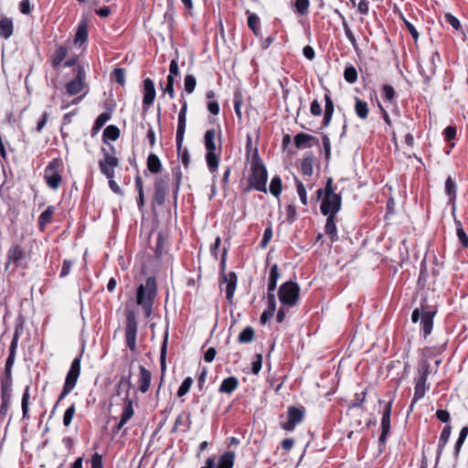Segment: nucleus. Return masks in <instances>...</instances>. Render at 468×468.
<instances>
[{"label": "nucleus", "instance_id": "42", "mask_svg": "<svg viewBox=\"0 0 468 468\" xmlns=\"http://www.w3.org/2000/svg\"><path fill=\"white\" fill-rule=\"evenodd\" d=\"M355 111L360 119H366L368 115V105L366 101L356 97Z\"/></svg>", "mask_w": 468, "mask_h": 468}, {"label": "nucleus", "instance_id": "52", "mask_svg": "<svg viewBox=\"0 0 468 468\" xmlns=\"http://www.w3.org/2000/svg\"><path fill=\"white\" fill-rule=\"evenodd\" d=\"M242 94L240 91H235L233 102H234V111L237 117L240 120L242 118L241 113V105H242Z\"/></svg>", "mask_w": 468, "mask_h": 468}, {"label": "nucleus", "instance_id": "16", "mask_svg": "<svg viewBox=\"0 0 468 468\" xmlns=\"http://www.w3.org/2000/svg\"><path fill=\"white\" fill-rule=\"evenodd\" d=\"M133 363H130L127 369H123L120 376V380L116 386L115 394L117 396H121L122 392H124V398H130V389L132 387L131 378L133 376L132 370Z\"/></svg>", "mask_w": 468, "mask_h": 468}, {"label": "nucleus", "instance_id": "50", "mask_svg": "<svg viewBox=\"0 0 468 468\" xmlns=\"http://www.w3.org/2000/svg\"><path fill=\"white\" fill-rule=\"evenodd\" d=\"M176 152L178 157L181 158V162L184 165V167L186 169L188 168V165L190 164V154L188 152V149L186 147H184L183 144H181V148L176 147Z\"/></svg>", "mask_w": 468, "mask_h": 468}, {"label": "nucleus", "instance_id": "23", "mask_svg": "<svg viewBox=\"0 0 468 468\" xmlns=\"http://www.w3.org/2000/svg\"><path fill=\"white\" fill-rule=\"evenodd\" d=\"M445 194L448 197V203L452 204L454 209L457 197V186L451 176L445 180Z\"/></svg>", "mask_w": 468, "mask_h": 468}, {"label": "nucleus", "instance_id": "17", "mask_svg": "<svg viewBox=\"0 0 468 468\" xmlns=\"http://www.w3.org/2000/svg\"><path fill=\"white\" fill-rule=\"evenodd\" d=\"M76 70L75 78L66 85L67 92L69 95H76L83 89L84 80L86 78L85 69L83 66L79 65Z\"/></svg>", "mask_w": 468, "mask_h": 468}, {"label": "nucleus", "instance_id": "28", "mask_svg": "<svg viewBox=\"0 0 468 468\" xmlns=\"http://www.w3.org/2000/svg\"><path fill=\"white\" fill-rule=\"evenodd\" d=\"M239 386V380L236 377L225 378L218 388L219 393L231 394Z\"/></svg>", "mask_w": 468, "mask_h": 468}, {"label": "nucleus", "instance_id": "32", "mask_svg": "<svg viewBox=\"0 0 468 468\" xmlns=\"http://www.w3.org/2000/svg\"><path fill=\"white\" fill-rule=\"evenodd\" d=\"M120 137V129L115 125L107 126L102 133L103 144H109V141H116Z\"/></svg>", "mask_w": 468, "mask_h": 468}, {"label": "nucleus", "instance_id": "27", "mask_svg": "<svg viewBox=\"0 0 468 468\" xmlns=\"http://www.w3.org/2000/svg\"><path fill=\"white\" fill-rule=\"evenodd\" d=\"M1 382V399L3 406H6L10 399V392L12 386V378H0Z\"/></svg>", "mask_w": 468, "mask_h": 468}, {"label": "nucleus", "instance_id": "30", "mask_svg": "<svg viewBox=\"0 0 468 468\" xmlns=\"http://www.w3.org/2000/svg\"><path fill=\"white\" fill-rule=\"evenodd\" d=\"M313 139H314L313 135H310V134L304 133H298L294 136L293 142H294L295 146L298 149L310 148L313 146V144H310L311 140H313Z\"/></svg>", "mask_w": 468, "mask_h": 468}, {"label": "nucleus", "instance_id": "5", "mask_svg": "<svg viewBox=\"0 0 468 468\" xmlns=\"http://www.w3.org/2000/svg\"><path fill=\"white\" fill-rule=\"evenodd\" d=\"M103 158L99 161V167L102 175L109 179V186L111 190L120 196L123 195L122 190L118 184L113 180L114 169L119 165V159L116 156H112L108 151L101 148Z\"/></svg>", "mask_w": 468, "mask_h": 468}, {"label": "nucleus", "instance_id": "62", "mask_svg": "<svg viewBox=\"0 0 468 468\" xmlns=\"http://www.w3.org/2000/svg\"><path fill=\"white\" fill-rule=\"evenodd\" d=\"M400 18L403 20V23H404L405 27H407V29L410 33L412 38L416 42L418 40V38H419V33H418L417 29L415 28L413 24L410 23L409 20H407L402 15H400Z\"/></svg>", "mask_w": 468, "mask_h": 468}, {"label": "nucleus", "instance_id": "37", "mask_svg": "<svg viewBox=\"0 0 468 468\" xmlns=\"http://www.w3.org/2000/svg\"><path fill=\"white\" fill-rule=\"evenodd\" d=\"M147 169L153 174H157L161 171L162 163H161L159 157L155 154L151 153L148 155Z\"/></svg>", "mask_w": 468, "mask_h": 468}, {"label": "nucleus", "instance_id": "38", "mask_svg": "<svg viewBox=\"0 0 468 468\" xmlns=\"http://www.w3.org/2000/svg\"><path fill=\"white\" fill-rule=\"evenodd\" d=\"M111 116L112 115L109 112H102L97 117L91 128L92 136H94L103 127V125L111 119Z\"/></svg>", "mask_w": 468, "mask_h": 468}, {"label": "nucleus", "instance_id": "24", "mask_svg": "<svg viewBox=\"0 0 468 468\" xmlns=\"http://www.w3.org/2000/svg\"><path fill=\"white\" fill-rule=\"evenodd\" d=\"M326 222L324 226V231L327 236H329L332 242H335L338 240L337 229L335 224V215H326Z\"/></svg>", "mask_w": 468, "mask_h": 468}, {"label": "nucleus", "instance_id": "2", "mask_svg": "<svg viewBox=\"0 0 468 468\" xmlns=\"http://www.w3.org/2000/svg\"><path fill=\"white\" fill-rule=\"evenodd\" d=\"M204 144L206 148V162L208 170L215 173L218 167L220 154L222 151L221 134L218 135V146L216 145V131L208 129L204 134Z\"/></svg>", "mask_w": 468, "mask_h": 468}, {"label": "nucleus", "instance_id": "63", "mask_svg": "<svg viewBox=\"0 0 468 468\" xmlns=\"http://www.w3.org/2000/svg\"><path fill=\"white\" fill-rule=\"evenodd\" d=\"M286 219L290 224L296 220V208L292 204L286 207Z\"/></svg>", "mask_w": 468, "mask_h": 468}, {"label": "nucleus", "instance_id": "33", "mask_svg": "<svg viewBox=\"0 0 468 468\" xmlns=\"http://www.w3.org/2000/svg\"><path fill=\"white\" fill-rule=\"evenodd\" d=\"M55 208L53 206H48L45 211H43L38 218V228L40 230H44L46 226L52 220Z\"/></svg>", "mask_w": 468, "mask_h": 468}, {"label": "nucleus", "instance_id": "26", "mask_svg": "<svg viewBox=\"0 0 468 468\" xmlns=\"http://www.w3.org/2000/svg\"><path fill=\"white\" fill-rule=\"evenodd\" d=\"M335 13L339 16V18L342 21V26L345 31V34L347 37V39L350 41L351 45L353 46L354 49L357 52L358 51V46L355 37V35L353 34L352 30L349 27L348 23L346 20V17L344 15L337 9L335 10Z\"/></svg>", "mask_w": 468, "mask_h": 468}, {"label": "nucleus", "instance_id": "6", "mask_svg": "<svg viewBox=\"0 0 468 468\" xmlns=\"http://www.w3.org/2000/svg\"><path fill=\"white\" fill-rule=\"evenodd\" d=\"M417 371L419 377L415 380L414 396L410 404V410H412L413 405L418 400L424 397L426 390L428 389V388L426 387V382L428 379V376L431 373L430 363L425 359L420 360L418 364Z\"/></svg>", "mask_w": 468, "mask_h": 468}, {"label": "nucleus", "instance_id": "35", "mask_svg": "<svg viewBox=\"0 0 468 468\" xmlns=\"http://www.w3.org/2000/svg\"><path fill=\"white\" fill-rule=\"evenodd\" d=\"M235 461V452L232 451L223 453L218 460L216 468H233Z\"/></svg>", "mask_w": 468, "mask_h": 468}, {"label": "nucleus", "instance_id": "21", "mask_svg": "<svg viewBox=\"0 0 468 468\" xmlns=\"http://www.w3.org/2000/svg\"><path fill=\"white\" fill-rule=\"evenodd\" d=\"M16 347H17V334L16 333L12 339V342L10 344L9 355H8V357L5 362V370H4L3 374L1 375V377L6 378H12V367H13L14 361H15Z\"/></svg>", "mask_w": 468, "mask_h": 468}, {"label": "nucleus", "instance_id": "1", "mask_svg": "<svg viewBox=\"0 0 468 468\" xmlns=\"http://www.w3.org/2000/svg\"><path fill=\"white\" fill-rule=\"evenodd\" d=\"M267 179L268 172L266 166L259 155L258 149L255 148L252 154L249 185L245 191L249 192L251 189H255L260 192L267 193Z\"/></svg>", "mask_w": 468, "mask_h": 468}, {"label": "nucleus", "instance_id": "31", "mask_svg": "<svg viewBox=\"0 0 468 468\" xmlns=\"http://www.w3.org/2000/svg\"><path fill=\"white\" fill-rule=\"evenodd\" d=\"M452 432V426L447 424L444 426V428L441 431V433L439 438V443H438V451H437V459L440 458L443 448L447 444L450 435Z\"/></svg>", "mask_w": 468, "mask_h": 468}, {"label": "nucleus", "instance_id": "47", "mask_svg": "<svg viewBox=\"0 0 468 468\" xmlns=\"http://www.w3.org/2000/svg\"><path fill=\"white\" fill-rule=\"evenodd\" d=\"M186 128V122L177 121L176 133V144L177 148H181V144L184 142V136Z\"/></svg>", "mask_w": 468, "mask_h": 468}, {"label": "nucleus", "instance_id": "54", "mask_svg": "<svg viewBox=\"0 0 468 468\" xmlns=\"http://www.w3.org/2000/svg\"><path fill=\"white\" fill-rule=\"evenodd\" d=\"M197 85L196 77L192 74H188L185 77L184 87L185 90L190 94L195 90Z\"/></svg>", "mask_w": 468, "mask_h": 468}, {"label": "nucleus", "instance_id": "15", "mask_svg": "<svg viewBox=\"0 0 468 468\" xmlns=\"http://www.w3.org/2000/svg\"><path fill=\"white\" fill-rule=\"evenodd\" d=\"M391 408H392V400L388 401L383 410L382 418H381V433L378 438L379 447L385 446L388 439V435L390 431V416H391ZM380 452H382V448L379 449Z\"/></svg>", "mask_w": 468, "mask_h": 468}, {"label": "nucleus", "instance_id": "8", "mask_svg": "<svg viewBox=\"0 0 468 468\" xmlns=\"http://www.w3.org/2000/svg\"><path fill=\"white\" fill-rule=\"evenodd\" d=\"M279 300L283 306L294 307L300 300V286L297 282L288 281L283 282L278 291Z\"/></svg>", "mask_w": 468, "mask_h": 468}, {"label": "nucleus", "instance_id": "14", "mask_svg": "<svg viewBox=\"0 0 468 468\" xmlns=\"http://www.w3.org/2000/svg\"><path fill=\"white\" fill-rule=\"evenodd\" d=\"M59 161L57 159L52 160L45 169L44 177L47 185L52 188L57 189L61 183V176L58 171Z\"/></svg>", "mask_w": 468, "mask_h": 468}, {"label": "nucleus", "instance_id": "64", "mask_svg": "<svg viewBox=\"0 0 468 468\" xmlns=\"http://www.w3.org/2000/svg\"><path fill=\"white\" fill-rule=\"evenodd\" d=\"M91 468H103L102 455L95 452L91 457Z\"/></svg>", "mask_w": 468, "mask_h": 468}, {"label": "nucleus", "instance_id": "45", "mask_svg": "<svg viewBox=\"0 0 468 468\" xmlns=\"http://www.w3.org/2000/svg\"><path fill=\"white\" fill-rule=\"evenodd\" d=\"M123 401L125 405L121 415V419L122 421L127 422L133 416L134 410L133 408V401L130 398H123Z\"/></svg>", "mask_w": 468, "mask_h": 468}, {"label": "nucleus", "instance_id": "48", "mask_svg": "<svg viewBox=\"0 0 468 468\" xmlns=\"http://www.w3.org/2000/svg\"><path fill=\"white\" fill-rule=\"evenodd\" d=\"M344 79L348 83H355L357 80V71L353 65H348L344 70Z\"/></svg>", "mask_w": 468, "mask_h": 468}, {"label": "nucleus", "instance_id": "43", "mask_svg": "<svg viewBox=\"0 0 468 468\" xmlns=\"http://www.w3.org/2000/svg\"><path fill=\"white\" fill-rule=\"evenodd\" d=\"M135 187L138 191L137 204L139 210H143L144 207V193L143 180L140 176H135Z\"/></svg>", "mask_w": 468, "mask_h": 468}, {"label": "nucleus", "instance_id": "53", "mask_svg": "<svg viewBox=\"0 0 468 468\" xmlns=\"http://www.w3.org/2000/svg\"><path fill=\"white\" fill-rule=\"evenodd\" d=\"M192 384H193L192 378H190V377L186 378L183 380L182 384L180 385V387L176 392V395L178 397H184L185 395H186L189 392Z\"/></svg>", "mask_w": 468, "mask_h": 468}, {"label": "nucleus", "instance_id": "9", "mask_svg": "<svg viewBox=\"0 0 468 468\" xmlns=\"http://www.w3.org/2000/svg\"><path fill=\"white\" fill-rule=\"evenodd\" d=\"M228 249L224 248L220 260V274L221 282H226V298L229 303H233V295L237 287L238 276L234 271H230L229 274L225 273L226 261H227Z\"/></svg>", "mask_w": 468, "mask_h": 468}, {"label": "nucleus", "instance_id": "3", "mask_svg": "<svg viewBox=\"0 0 468 468\" xmlns=\"http://www.w3.org/2000/svg\"><path fill=\"white\" fill-rule=\"evenodd\" d=\"M157 292L156 281L154 276L146 279L145 284H140L136 292V303L141 305L145 317L152 314L153 304Z\"/></svg>", "mask_w": 468, "mask_h": 468}, {"label": "nucleus", "instance_id": "12", "mask_svg": "<svg viewBox=\"0 0 468 468\" xmlns=\"http://www.w3.org/2000/svg\"><path fill=\"white\" fill-rule=\"evenodd\" d=\"M305 410L303 407L290 406L287 410V421L282 422V428L285 431H292L295 426L301 423L304 418Z\"/></svg>", "mask_w": 468, "mask_h": 468}, {"label": "nucleus", "instance_id": "22", "mask_svg": "<svg viewBox=\"0 0 468 468\" xmlns=\"http://www.w3.org/2000/svg\"><path fill=\"white\" fill-rule=\"evenodd\" d=\"M139 370H140V376H139V379H138V383H139L138 389L142 393H145L148 391V389L150 388L152 375H151V372L142 365L139 366Z\"/></svg>", "mask_w": 468, "mask_h": 468}, {"label": "nucleus", "instance_id": "40", "mask_svg": "<svg viewBox=\"0 0 468 468\" xmlns=\"http://www.w3.org/2000/svg\"><path fill=\"white\" fill-rule=\"evenodd\" d=\"M88 38V26L85 21H81L77 28L75 34V43H80V45L87 41Z\"/></svg>", "mask_w": 468, "mask_h": 468}, {"label": "nucleus", "instance_id": "61", "mask_svg": "<svg viewBox=\"0 0 468 468\" xmlns=\"http://www.w3.org/2000/svg\"><path fill=\"white\" fill-rule=\"evenodd\" d=\"M445 22L449 23L455 30H461L462 25L458 18L452 16L451 13H446L444 15Z\"/></svg>", "mask_w": 468, "mask_h": 468}, {"label": "nucleus", "instance_id": "20", "mask_svg": "<svg viewBox=\"0 0 468 468\" xmlns=\"http://www.w3.org/2000/svg\"><path fill=\"white\" fill-rule=\"evenodd\" d=\"M167 345H168V330L166 329V331L165 332L164 339L162 341L161 348H160V367H161L162 376H161V379H160V383H159L158 388L155 391V397L156 398H158V396H159L160 388H161V387L163 385V382H164V374H165V368H166V362H165V360H166V353H167Z\"/></svg>", "mask_w": 468, "mask_h": 468}, {"label": "nucleus", "instance_id": "7", "mask_svg": "<svg viewBox=\"0 0 468 468\" xmlns=\"http://www.w3.org/2000/svg\"><path fill=\"white\" fill-rule=\"evenodd\" d=\"M80 363H81V355L76 356L69 367V370L67 373L65 382L63 385L62 391L58 396V399L54 406L53 411L58 407V403L64 399V398L69 394L72 389L75 388L78 378L80 374Z\"/></svg>", "mask_w": 468, "mask_h": 468}, {"label": "nucleus", "instance_id": "29", "mask_svg": "<svg viewBox=\"0 0 468 468\" xmlns=\"http://www.w3.org/2000/svg\"><path fill=\"white\" fill-rule=\"evenodd\" d=\"M172 176H173V195L175 199V204L176 205V199L178 196V192L181 186L182 180V171L179 165L173 167L172 169Z\"/></svg>", "mask_w": 468, "mask_h": 468}, {"label": "nucleus", "instance_id": "58", "mask_svg": "<svg viewBox=\"0 0 468 468\" xmlns=\"http://www.w3.org/2000/svg\"><path fill=\"white\" fill-rule=\"evenodd\" d=\"M75 404L72 403L65 411L63 416V424L68 427L70 425L73 416L75 414Z\"/></svg>", "mask_w": 468, "mask_h": 468}, {"label": "nucleus", "instance_id": "41", "mask_svg": "<svg viewBox=\"0 0 468 468\" xmlns=\"http://www.w3.org/2000/svg\"><path fill=\"white\" fill-rule=\"evenodd\" d=\"M68 48L65 46H59L56 48L52 55V64L56 68L58 67L67 57Z\"/></svg>", "mask_w": 468, "mask_h": 468}, {"label": "nucleus", "instance_id": "39", "mask_svg": "<svg viewBox=\"0 0 468 468\" xmlns=\"http://www.w3.org/2000/svg\"><path fill=\"white\" fill-rule=\"evenodd\" d=\"M255 331L251 326H246L239 335L238 342L239 344H249L253 341Z\"/></svg>", "mask_w": 468, "mask_h": 468}, {"label": "nucleus", "instance_id": "11", "mask_svg": "<svg viewBox=\"0 0 468 468\" xmlns=\"http://www.w3.org/2000/svg\"><path fill=\"white\" fill-rule=\"evenodd\" d=\"M8 263L16 269H26L27 265V246L13 244L7 253Z\"/></svg>", "mask_w": 468, "mask_h": 468}, {"label": "nucleus", "instance_id": "4", "mask_svg": "<svg viewBox=\"0 0 468 468\" xmlns=\"http://www.w3.org/2000/svg\"><path fill=\"white\" fill-rule=\"evenodd\" d=\"M342 207V197L335 193L334 180L328 177L325 183V195L321 202L320 210L323 215H336Z\"/></svg>", "mask_w": 468, "mask_h": 468}, {"label": "nucleus", "instance_id": "49", "mask_svg": "<svg viewBox=\"0 0 468 468\" xmlns=\"http://www.w3.org/2000/svg\"><path fill=\"white\" fill-rule=\"evenodd\" d=\"M455 223L457 225L456 234H457V237H458L460 242L462 243L463 247L468 248V236L465 233L461 221L455 220Z\"/></svg>", "mask_w": 468, "mask_h": 468}, {"label": "nucleus", "instance_id": "44", "mask_svg": "<svg viewBox=\"0 0 468 468\" xmlns=\"http://www.w3.org/2000/svg\"><path fill=\"white\" fill-rule=\"evenodd\" d=\"M247 14L249 15L248 27L253 32V34L258 37L260 33V18L256 14L250 13V11H247Z\"/></svg>", "mask_w": 468, "mask_h": 468}, {"label": "nucleus", "instance_id": "46", "mask_svg": "<svg viewBox=\"0 0 468 468\" xmlns=\"http://www.w3.org/2000/svg\"><path fill=\"white\" fill-rule=\"evenodd\" d=\"M282 191V183L279 176H275L271 178L270 183V192L274 197H278Z\"/></svg>", "mask_w": 468, "mask_h": 468}, {"label": "nucleus", "instance_id": "13", "mask_svg": "<svg viewBox=\"0 0 468 468\" xmlns=\"http://www.w3.org/2000/svg\"><path fill=\"white\" fill-rule=\"evenodd\" d=\"M169 187V177L167 176H155L154 182V201L158 206H163L165 202V197L168 193Z\"/></svg>", "mask_w": 468, "mask_h": 468}, {"label": "nucleus", "instance_id": "10", "mask_svg": "<svg viewBox=\"0 0 468 468\" xmlns=\"http://www.w3.org/2000/svg\"><path fill=\"white\" fill-rule=\"evenodd\" d=\"M138 324L136 314L132 310H127L125 313V343L126 346L131 352L136 351V338H137Z\"/></svg>", "mask_w": 468, "mask_h": 468}, {"label": "nucleus", "instance_id": "25", "mask_svg": "<svg viewBox=\"0 0 468 468\" xmlns=\"http://www.w3.org/2000/svg\"><path fill=\"white\" fill-rule=\"evenodd\" d=\"M14 31V25L11 18L2 16L0 18V37L8 39Z\"/></svg>", "mask_w": 468, "mask_h": 468}, {"label": "nucleus", "instance_id": "36", "mask_svg": "<svg viewBox=\"0 0 468 468\" xmlns=\"http://www.w3.org/2000/svg\"><path fill=\"white\" fill-rule=\"evenodd\" d=\"M314 156L312 153H309L301 162V172L303 176H311L314 173Z\"/></svg>", "mask_w": 468, "mask_h": 468}, {"label": "nucleus", "instance_id": "51", "mask_svg": "<svg viewBox=\"0 0 468 468\" xmlns=\"http://www.w3.org/2000/svg\"><path fill=\"white\" fill-rule=\"evenodd\" d=\"M295 184H296L297 193H298V196L300 197L302 204L303 206H307V204H308L307 193H306L304 185L297 177H295Z\"/></svg>", "mask_w": 468, "mask_h": 468}, {"label": "nucleus", "instance_id": "56", "mask_svg": "<svg viewBox=\"0 0 468 468\" xmlns=\"http://www.w3.org/2000/svg\"><path fill=\"white\" fill-rule=\"evenodd\" d=\"M367 396V390L355 394V399L349 403V408H362Z\"/></svg>", "mask_w": 468, "mask_h": 468}, {"label": "nucleus", "instance_id": "34", "mask_svg": "<svg viewBox=\"0 0 468 468\" xmlns=\"http://www.w3.org/2000/svg\"><path fill=\"white\" fill-rule=\"evenodd\" d=\"M280 277L279 268L277 264H273L270 269L268 280V292L274 293L277 286V281Z\"/></svg>", "mask_w": 468, "mask_h": 468}, {"label": "nucleus", "instance_id": "19", "mask_svg": "<svg viewBox=\"0 0 468 468\" xmlns=\"http://www.w3.org/2000/svg\"><path fill=\"white\" fill-rule=\"evenodd\" d=\"M155 87L154 81L147 78L144 80L143 112H146L155 99Z\"/></svg>", "mask_w": 468, "mask_h": 468}, {"label": "nucleus", "instance_id": "60", "mask_svg": "<svg viewBox=\"0 0 468 468\" xmlns=\"http://www.w3.org/2000/svg\"><path fill=\"white\" fill-rule=\"evenodd\" d=\"M28 399H29V386H27L24 390L22 398V410L23 418L25 419L28 413Z\"/></svg>", "mask_w": 468, "mask_h": 468}, {"label": "nucleus", "instance_id": "59", "mask_svg": "<svg viewBox=\"0 0 468 468\" xmlns=\"http://www.w3.org/2000/svg\"><path fill=\"white\" fill-rule=\"evenodd\" d=\"M261 366H262V355L256 354L254 356V360L251 364V373L253 375H258L261 369Z\"/></svg>", "mask_w": 468, "mask_h": 468}, {"label": "nucleus", "instance_id": "57", "mask_svg": "<svg viewBox=\"0 0 468 468\" xmlns=\"http://www.w3.org/2000/svg\"><path fill=\"white\" fill-rule=\"evenodd\" d=\"M114 80L121 86L125 84V69L122 68H115L112 72Z\"/></svg>", "mask_w": 468, "mask_h": 468}, {"label": "nucleus", "instance_id": "55", "mask_svg": "<svg viewBox=\"0 0 468 468\" xmlns=\"http://www.w3.org/2000/svg\"><path fill=\"white\" fill-rule=\"evenodd\" d=\"M310 5L309 0H295L294 3V9L295 12L298 14L303 16L308 13V8Z\"/></svg>", "mask_w": 468, "mask_h": 468}, {"label": "nucleus", "instance_id": "18", "mask_svg": "<svg viewBox=\"0 0 468 468\" xmlns=\"http://www.w3.org/2000/svg\"><path fill=\"white\" fill-rule=\"evenodd\" d=\"M426 300H422L425 302ZM422 314L420 318V329L422 331L423 336L426 338L428 335L431 334L433 328V319L437 313L436 309L428 310L424 307L423 303H421Z\"/></svg>", "mask_w": 468, "mask_h": 468}]
</instances>
